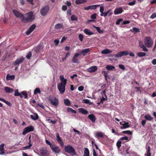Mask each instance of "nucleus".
<instances>
[{"label": "nucleus", "mask_w": 156, "mask_h": 156, "mask_svg": "<svg viewBox=\"0 0 156 156\" xmlns=\"http://www.w3.org/2000/svg\"><path fill=\"white\" fill-rule=\"evenodd\" d=\"M34 19L33 13L32 12H30L25 14V16L23 15L21 21L24 23H28L32 21Z\"/></svg>", "instance_id": "obj_1"}, {"label": "nucleus", "mask_w": 156, "mask_h": 156, "mask_svg": "<svg viewBox=\"0 0 156 156\" xmlns=\"http://www.w3.org/2000/svg\"><path fill=\"white\" fill-rule=\"evenodd\" d=\"M64 150L65 152L68 153L72 154L73 155H76V153L75 152L74 148L70 145L65 146L64 147Z\"/></svg>", "instance_id": "obj_2"}, {"label": "nucleus", "mask_w": 156, "mask_h": 156, "mask_svg": "<svg viewBox=\"0 0 156 156\" xmlns=\"http://www.w3.org/2000/svg\"><path fill=\"white\" fill-rule=\"evenodd\" d=\"M144 43L146 47L149 48L151 47L153 44V41L149 37H145L144 39Z\"/></svg>", "instance_id": "obj_3"}, {"label": "nucleus", "mask_w": 156, "mask_h": 156, "mask_svg": "<svg viewBox=\"0 0 156 156\" xmlns=\"http://www.w3.org/2000/svg\"><path fill=\"white\" fill-rule=\"evenodd\" d=\"M51 148L52 151L55 154H59L61 152V150L59 147L55 144H53V145L51 146Z\"/></svg>", "instance_id": "obj_4"}, {"label": "nucleus", "mask_w": 156, "mask_h": 156, "mask_svg": "<svg viewBox=\"0 0 156 156\" xmlns=\"http://www.w3.org/2000/svg\"><path fill=\"white\" fill-rule=\"evenodd\" d=\"M49 9V6L48 5L43 7L41 10V14L42 16H44L47 14Z\"/></svg>", "instance_id": "obj_5"}, {"label": "nucleus", "mask_w": 156, "mask_h": 156, "mask_svg": "<svg viewBox=\"0 0 156 156\" xmlns=\"http://www.w3.org/2000/svg\"><path fill=\"white\" fill-rule=\"evenodd\" d=\"M40 156H47L49 155V153L48 150L44 148H41L40 150Z\"/></svg>", "instance_id": "obj_6"}, {"label": "nucleus", "mask_w": 156, "mask_h": 156, "mask_svg": "<svg viewBox=\"0 0 156 156\" xmlns=\"http://www.w3.org/2000/svg\"><path fill=\"white\" fill-rule=\"evenodd\" d=\"M34 130L33 127L32 126H30L24 128L22 134L24 135L28 133L33 131Z\"/></svg>", "instance_id": "obj_7"}, {"label": "nucleus", "mask_w": 156, "mask_h": 156, "mask_svg": "<svg viewBox=\"0 0 156 156\" xmlns=\"http://www.w3.org/2000/svg\"><path fill=\"white\" fill-rule=\"evenodd\" d=\"M49 100L51 104L55 106H56L58 104V100L55 97L50 98Z\"/></svg>", "instance_id": "obj_8"}, {"label": "nucleus", "mask_w": 156, "mask_h": 156, "mask_svg": "<svg viewBox=\"0 0 156 156\" xmlns=\"http://www.w3.org/2000/svg\"><path fill=\"white\" fill-rule=\"evenodd\" d=\"M12 12L16 17L20 18L21 19L23 16V14L16 10L13 9L12 10Z\"/></svg>", "instance_id": "obj_9"}, {"label": "nucleus", "mask_w": 156, "mask_h": 156, "mask_svg": "<svg viewBox=\"0 0 156 156\" xmlns=\"http://www.w3.org/2000/svg\"><path fill=\"white\" fill-rule=\"evenodd\" d=\"M65 86L63 85H61L58 84L57 86V87L61 94L63 93L65 91Z\"/></svg>", "instance_id": "obj_10"}, {"label": "nucleus", "mask_w": 156, "mask_h": 156, "mask_svg": "<svg viewBox=\"0 0 156 156\" xmlns=\"http://www.w3.org/2000/svg\"><path fill=\"white\" fill-rule=\"evenodd\" d=\"M60 80L61 81V82L58 84L61 85L66 86V84L67 80L64 78L63 75L60 76Z\"/></svg>", "instance_id": "obj_11"}, {"label": "nucleus", "mask_w": 156, "mask_h": 156, "mask_svg": "<svg viewBox=\"0 0 156 156\" xmlns=\"http://www.w3.org/2000/svg\"><path fill=\"white\" fill-rule=\"evenodd\" d=\"M97 67L96 66H93L87 69L86 70L89 73L94 72L97 70Z\"/></svg>", "instance_id": "obj_12"}, {"label": "nucleus", "mask_w": 156, "mask_h": 156, "mask_svg": "<svg viewBox=\"0 0 156 156\" xmlns=\"http://www.w3.org/2000/svg\"><path fill=\"white\" fill-rule=\"evenodd\" d=\"M99 5H93L84 7V9L86 10H89L90 9H95L97 7L99 6Z\"/></svg>", "instance_id": "obj_13"}, {"label": "nucleus", "mask_w": 156, "mask_h": 156, "mask_svg": "<svg viewBox=\"0 0 156 156\" xmlns=\"http://www.w3.org/2000/svg\"><path fill=\"white\" fill-rule=\"evenodd\" d=\"M139 46L141 48L143 49V50L145 51H147L148 49L146 48L145 45L143 44V42L141 41H139Z\"/></svg>", "instance_id": "obj_14"}, {"label": "nucleus", "mask_w": 156, "mask_h": 156, "mask_svg": "<svg viewBox=\"0 0 156 156\" xmlns=\"http://www.w3.org/2000/svg\"><path fill=\"white\" fill-rule=\"evenodd\" d=\"M24 60V58L23 57L21 56L18 58L14 62V64L15 65H19Z\"/></svg>", "instance_id": "obj_15"}, {"label": "nucleus", "mask_w": 156, "mask_h": 156, "mask_svg": "<svg viewBox=\"0 0 156 156\" xmlns=\"http://www.w3.org/2000/svg\"><path fill=\"white\" fill-rule=\"evenodd\" d=\"M123 10L121 7L116 8L114 11V13L115 15L120 14L122 12Z\"/></svg>", "instance_id": "obj_16"}, {"label": "nucleus", "mask_w": 156, "mask_h": 156, "mask_svg": "<svg viewBox=\"0 0 156 156\" xmlns=\"http://www.w3.org/2000/svg\"><path fill=\"white\" fill-rule=\"evenodd\" d=\"M36 25L35 24L32 25L29 28V29L26 31V34L27 35H29L33 30L35 29Z\"/></svg>", "instance_id": "obj_17"}, {"label": "nucleus", "mask_w": 156, "mask_h": 156, "mask_svg": "<svg viewBox=\"0 0 156 156\" xmlns=\"http://www.w3.org/2000/svg\"><path fill=\"white\" fill-rule=\"evenodd\" d=\"M5 144L2 143L0 145V155H2L5 153V150L4 148Z\"/></svg>", "instance_id": "obj_18"}, {"label": "nucleus", "mask_w": 156, "mask_h": 156, "mask_svg": "<svg viewBox=\"0 0 156 156\" xmlns=\"http://www.w3.org/2000/svg\"><path fill=\"white\" fill-rule=\"evenodd\" d=\"M88 118L93 122H95L96 120V118L93 114L89 115L88 116Z\"/></svg>", "instance_id": "obj_19"}, {"label": "nucleus", "mask_w": 156, "mask_h": 156, "mask_svg": "<svg viewBox=\"0 0 156 156\" xmlns=\"http://www.w3.org/2000/svg\"><path fill=\"white\" fill-rule=\"evenodd\" d=\"M123 126L121 127V129H124L125 128H128L129 127V123L128 122H126L125 121H123Z\"/></svg>", "instance_id": "obj_20"}, {"label": "nucleus", "mask_w": 156, "mask_h": 156, "mask_svg": "<svg viewBox=\"0 0 156 156\" xmlns=\"http://www.w3.org/2000/svg\"><path fill=\"white\" fill-rule=\"evenodd\" d=\"M106 68L107 70L109 71L115 70V67L113 66L108 65L106 66Z\"/></svg>", "instance_id": "obj_21"}, {"label": "nucleus", "mask_w": 156, "mask_h": 156, "mask_svg": "<svg viewBox=\"0 0 156 156\" xmlns=\"http://www.w3.org/2000/svg\"><path fill=\"white\" fill-rule=\"evenodd\" d=\"M90 51L89 48H87L82 50L80 53L83 56H85L86 54Z\"/></svg>", "instance_id": "obj_22"}, {"label": "nucleus", "mask_w": 156, "mask_h": 156, "mask_svg": "<svg viewBox=\"0 0 156 156\" xmlns=\"http://www.w3.org/2000/svg\"><path fill=\"white\" fill-rule=\"evenodd\" d=\"M83 31L84 33L87 35H92L93 34L92 32L88 29H85Z\"/></svg>", "instance_id": "obj_23"}, {"label": "nucleus", "mask_w": 156, "mask_h": 156, "mask_svg": "<svg viewBox=\"0 0 156 156\" xmlns=\"http://www.w3.org/2000/svg\"><path fill=\"white\" fill-rule=\"evenodd\" d=\"M30 118L33 120H35L38 119V116L36 113H34L33 115H30Z\"/></svg>", "instance_id": "obj_24"}, {"label": "nucleus", "mask_w": 156, "mask_h": 156, "mask_svg": "<svg viewBox=\"0 0 156 156\" xmlns=\"http://www.w3.org/2000/svg\"><path fill=\"white\" fill-rule=\"evenodd\" d=\"M95 136L97 137L103 138L104 135L102 132H97L95 133Z\"/></svg>", "instance_id": "obj_25"}, {"label": "nucleus", "mask_w": 156, "mask_h": 156, "mask_svg": "<svg viewBox=\"0 0 156 156\" xmlns=\"http://www.w3.org/2000/svg\"><path fill=\"white\" fill-rule=\"evenodd\" d=\"M15 76L14 75H10L9 74L7 75L6 79L8 80H13L15 79Z\"/></svg>", "instance_id": "obj_26"}, {"label": "nucleus", "mask_w": 156, "mask_h": 156, "mask_svg": "<svg viewBox=\"0 0 156 156\" xmlns=\"http://www.w3.org/2000/svg\"><path fill=\"white\" fill-rule=\"evenodd\" d=\"M5 92L7 93H10L13 91V90L11 88L8 87H5Z\"/></svg>", "instance_id": "obj_27"}, {"label": "nucleus", "mask_w": 156, "mask_h": 156, "mask_svg": "<svg viewBox=\"0 0 156 156\" xmlns=\"http://www.w3.org/2000/svg\"><path fill=\"white\" fill-rule=\"evenodd\" d=\"M63 27L62 24L61 23H58L56 24L55 26V29L59 30L62 28Z\"/></svg>", "instance_id": "obj_28"}, {"label": "nucleus", "mask_w": 156, "mask_h": 156, "mask_svg": "<svg viewBox=\"0 0 156 156\" xmlns=\"http://www.w3.org/2000/svg\"><path fill=\"white\" fill-rule=\"evenodd\" d=\"M87 1V0H76L75 3L76 4L78 5L83 4L86 2Z\"/></svg>", "instance_id": "obj_29"}, {"label": "nucleus", "mask_w": 156, "mask_h": 156, "mask_svg": "<svg viewBox=\"0 0 156 156\" xmlns=\"http://www.w3.org/2000/svg\"><path fill=\"white\" fill-rule=\"evenodd\" d=\"M112 52V51H110L109 49H106L101 52V53L103 54H106L111 53Z\"/></svg>", "instance_id": "obj_30"}, {"label": "nucleus", "mask_w": 156, "mask_h": 156, "mask_svg": "<svg viewBox=\"0 0 156 156\" xmlns=\"http://www.w3.org/2000/svg\"><path fill=\"white\" fill-rule=\"evenodd\" d=\"M83 156H89V152L88 149L87 148H84Z\"/></svg>", "instance_id": "obj_31"}, {"label": "nucleus", "mask_w": 156, "mask_h": 156, "mask_svg": "<svg viewBox=\"0 0 156 156\" xmlns=\"http://www.w3.org/2000/svg\"><path fill=\"white\" fill-rule=\"evenodd\" d=\"M131 31L132 32H133L134 34H136L140 32L139 29L135 27H133L132 29L131 30Z\"/></svg>", "instance_id": "obj_32"}, {"label": "nucleus", "mask_w": 156, "mask_h": 156, "mask_svg": "<svg viewBox=\"0 0 156 156\" xmlns=\"http://www.w3.org/2000/svg\"><path fill=\"white\" fill-rule=\"evenodd\" d=\"M102 73H103L106 80L107 81L108 79L110 78L109 77L108 75V73L107 72L103 71L102 72Z\"/></svg>", "instance_id": "obj_33"}, {"label": "nucleus", "mask_w": 156, "mask_h": 156, "mask_svg": "<svg viewBox=\"0 0 156 156\" xmlns=\"http://www.w3.org/2000/svg\"><path fill=\"white\" fill-rule=\"evenodd\" d=\"M79 111L83 114H87L88 113L87 111L85 109L82 108H80L79 109Z\"/></svg>", "instance_id": "obj_34"}, {"label": "nucleus", "mask_w": 156, "mask_h": 156, "mask_svg": "<svg viewBox=\"0 0 156 156\" xmlns=\"http://www.w3.org/2000/svg\"><path fill=\"white\" fill-rule=\"evenodd\" d=\"M93 27L94 28L96 29L98 32L99 33L101 34H103L104 32V31L102 30H101L100 28L99 27H95V26H93Z\"/></svg>", "instance_id": "obj_35"}, {"label": "nucleus", "mask_w": 156, "mask_h": 156, "mask_svg": "<svg viewBox=\"0 0 156 156\" xmlns=\"http://www.w3.org/2000/svg\"><path fill=\"white\" fill-rule=\"evenodd\" d=\"M14 95L16 96H20L21 98L23 97L22 95L21 94V93H20L19 92L18 89H16L15 91Z\"/></svg>", "instance_id": "obj_36"}, {"label": "nucleus", "mask_w": 156, "mask_h": 156, "mask_svg": "<svg viewBox=\"0 0 156 156\" xmlns=\"http://www.w3.org/2000/svg\"><path fill=\"white\" fill-rule=\"evenodd\" d=\"M144 118L147 120L151 121L153 119V117L149 115H145Z\"/></svg>", "instance_id": "obj_37"}, {"label": "nucleus", "mask_w": 156, "mask_h": 156, "mask_svg": "<svg viewBox=\"0 0 156 156\" xmlns=\"http://www.w3.org/2000/svg\"><path fill=\"white\" fill-rule=\"evenodd\" d=\"M137 55L139 57H142L146 55V54L144 52H139L137 53Z\"/></svg>", "instance_id": "obj_38"}, {"label": "nucleus", "mask_w": 156, "mask_h": 156, "mask_svg": "<svg viewBox=\"0 0 156 156\" xmlns=\"http://www.w3.org/2000/svg\"><path fill=\"white\" fill-rule=\"evenodd\" d=\"M67 111L68 112H71L72 113H74L76 114V111L74 110L72 108L68 107L67 108Z\"/></svg>", "instance_id": "obj_39"}, {"label": "nucleus", "mask_w": 156, "mask_h": 156, "mask_svg": "<svg viewBox=\"0 0 156 156\" xmlns=\"http://www.w3.org/2000/svg\"><path fill=\"white\" fill-rule=\"evenodd\" d=\"M64 103L67 106H69L70 105V102L68 99L64 100Z\"/></svg>", "instance_id": "obj_40"}, {"label": "nucleus", "mask_w": 156, "mask_h": 156, "mask_svg": "<svg viewBox=\"0 0 156 156\" xmlns=\"http://www.w3.org/2000/svg\"><path fill=\"white\" fill-rule=\"evenodd\" d=\"M83 102L84 103L88 104L89 105H91L92 104L89 100L87 99H83Z\"/></svg>", "instance_id": "obj_41"}, {"label": "nucleus", "mask_w": 156, "mask_h": 156, "mask_svg": "<svg viewBox=\"0 0 156 156\" xmlns=\"http://www.w3.org/2000/svg\"><path fill=\"white\" fill-rule=\"evenodd\" d=\"M41 91L40 89L38 88H36L34 90V94H36L38 93H40Z\"/></svg>", "instance_id": "obj_42"}, {"label": "nucleus", "mask_w": 156, "mask_h": 156, "mask_svg": "<svg viewBox=\"0 0 156 156\" xmlns=\"http://www.w3.org/2000/svg\"><path fill=\"white\" fill-rule=\"evenodd\" d=\"M123 55L121 51L118 52L115 55V56L117 57H121Z\"/></svg>", "instance_id": "obj_43"}, {"label": "nucleus", "mask_w": 156, "mask_h": 156, "mask_svg": "<svg viewBox=\"0 0 156 156\" xmlns=\"http://www.w3.org/2000/svg\"><path fill=\"white\" fill-rule=\"evenodd\" d=\"M111 9H109L107 12H103L102 14H101L100 15L101 16H104V17H106L107 15L108 14L109 12H110Z\"/></svg>", "instance_id": "obj_44"}, {"label": "nucleus", "mask_w": 156, "mask_h": 156, "mask_svg": "<svg viewBox=\"0 0 156 156\" xmlns=\"http://www.w3.org/2000/svg\"><path fill=\"white\" fill-rule=\"evenodd\" d=\"M72 62L73 63H79V60L77 59L76 58L74 57H73L72 59Z\"/></svg>", "instance_id": "obj_45"}, {"label": "nucleus", "mask_w": 156, "mask_h": 156, "mask_svg": "<svg viewBox=\"0 0 156 156\" xmlns=\"http://www.w3.org/2000/svg\"><path fill=\"white\" fill-rule=\"evenodd\" d=\"M121 52L123 56H126L129 54V51H124Z\"/></svg>", "instance_id": "obj_46"}, {"label": "nucleus", "mask_w": 156, "mask_h": 156, "mask_svg": "<svg viewBox=\"0 0 156 156\" xmlns=\"http://www.w3.org/2000/svg\"><path fill=\"white\" fill-rule=\"evenodd\" d=\"M32 146V145L31 144H29V145H27L24 147H23V148L24 150L30 149L31 148V147Z\"/></svg>", "instance_id": "obj_47"}, {"label": "nucleus", "mask_w": 156, "mask_h": 156, "mask_svg": "<svg viewBox=\"0 0 156 156\" xmlns=\"http://www.w3.org/2000/svg\"><path fill=\"white\" fill-rule=\"evenodd\" d=\"M150 147L149 146L148 147L147 150L146 155L147 156H151V154L150 152Z\"/></svg>", "instance_id": "obj_48"}, {"label": "nucleus", "mask_w": 156, "mask_h": 156, "mask_svg": "<svg viewBox=\"0 0 156 156\" xmlns=\"http://www.w3.org/2000/svg\"><path fill=\"white\" fill-rule=\"evenodd\" d=\"M122 133H123L128 134H129L130 135H132V132L130 130H126V131H123L122 132Z\"/></svg>", "instance_id": "obj_49"}, {"label": "nucleus", "mask_w": 156, "mask_h": 156, "mask_svg": "<svg viewBox=\"0 0 156 156\" xmlns=\"http://www.w3.org/2000/svg\"><path fill=\"white\" fill-rule=\"evenodd\" d=\"M123 140H125L127 141H128L129 140H128V137L126 136L122 137H121L119 139V140H120V141H122Z\"/></svg>", "instance_id": "obj_50"}, {"label": "nucleus", "mask_w": 156, "mask_h": 156, "mask_svg": "<svg viewBox=\"0 0 156 156\" xmlns=\"http://www.w3.org/2000/svg\"><path fill=\"white\" fill-rule=\"evenodd\" d=\"M78 37L80 40L81 41H82L84 37L83 35L82 34H79Z\"/></svg>", "instance_id": "obj_51"}, {"label": "nucleus", "mask_w": 156, "mask_h": 156, "mask_svg": "<svg viewBox=\"0 0 156 156\" xmlns=\"http://www.w3.org/2000/svg\"><path fill=\"white\" fill-rule=\"evenodd\" d=\"M46 121H48L49 123H52L53 124H55L56 122V121H52L51 120V119H47L46 120Z\"/></svg>", "instance_id": "obj_52"}, {"label": "nucleus", "mask_w": 156, "mask_h": 156, "mask_svg": "<svg viewBox=\"0 0 156 156\" xmlns=\"http://www.w3.org/2000/svg\"><path fill=\"white\" fill-rule=\"evenodd\" d=\"M32 56V53L31 52H29L26 56V57L27 59H29Z\"/></svg>", "instance_id": "obj_53"}, {"label": "nucleus", "mask_w": 156, "mask_h": 156, "mask_svg": "<svg viewBox=\"0 0 156 156\" xmlns=\"http://www.w3.org/2000/svg\"><path fill=\"white\" fill-rule=\"evenodd\" d=\"M71 20L72 21L76 20H77V18L76 16L73 15L71 17Z\"/></svg>", "instance_id": "obj_54"}, {"label": "nucleus", "mask_w": 156, "mask_h": 156, "mask_svg": "<svg viewBox=\"0 0 156 156\" xmlns=\"http://www.w3.org/2000/svg\"><path fill=\"white\" fill-rule=\"evenodd\" d=\"M121 141L119 140L116 143V145L117 147L119 148L121 146Z\"/></svg>", "instance_id": "obj_55"}, {"label": "nucleus", "mask_w": 156, "mask_h": 156, "mask_svg": "<svg viewBox=\"0 0 156 156\" xmlns=\"http://www.w3.org/2000/svg\"><path fill=\"white\" fill-rule=\"evenodd\" d=\"M104 11V8L103 6H101L100 8V12L101 13V14H102L103 13Z\"/></svg>", "instance_id": "obj_56"}, {"label": "nucleus", "mask_w": 156, "mask_h": 156, "mask_svg": "<svg viewBox=\"0 0 156 156\" xmlns=\"http://www.w3.org/2000/svg\"><path fill=\"white\" fill-rule=\"evenodd\" d=\"M58 142L62 147H64V144L62 140L58 141Z\"/></svg>", "instance_id": "obj_57"}, {"label": "nucleus", "mask_w": 156, "mask_h": 156, "mask_svg": "<svg viewBox=\"0 0 156 156\" xmlns=\"http://www.w3.org/2000/svg\"><path fill=\"white\" fill-rule=\"evenodd\" d=\"M135 2L136 1L135 0H133V2L129 3L128 4L130 6L133 5L135 4Z\"/></svg>", "instance_id": "obj_58"}, {"label": "nucleus", "mask_w": 156, "mask_h": 156, "mask_svg": "<svg viewBox=\"0 0 156 156\" xmlns=\"http://www.w3.org/2000/svg\"><path fill=\"white\" fill-rule=\"evenodd\" d=\"M78 89L79 91H82L84 89V87L83 86H80L78 87Z\"/></svg>", "instance_id": "obj_59"}, {"label": "nucleus", "mask_w": 156, "mask_h": 156, "mask_svg": "<svg viewBox=\"0 0 156 156\" xmlns=\"http://www.w3.org/2000/svg\"><path fill=\"white\" fill-rule=\"evenodd\" d=\"M81 55V54L80 53L78 52L75 54L73 56L77 58L78 56H80Z\"/></svg>", "instance_id": "obj_60"}, {"label": "nucleus", "mask_w": 156, "mask_h": 156, "mask_svg": "<svg viewBox=\"0 0 156 156\" xmlns=\"http://www.w3.org/2000/svg\"><path fill=\"white\" fill-rule=\"evenodd\" d=\"M22 94L25 96V98H27V94L25 91H23L21 93Z\"/></svg>", "instance_id": "obj_61"}, {"label": "nucleus", "mask_w": 156, "mask_h": 156, "mask_svg": "<svg viewBox=\"0 0 156 156\" xmlns=\"http://www.w3.org/2000/svg\"><path fill=\"white\" fill-rule=\"evenodd\" d=\"M56 136L57 138L56 139L57 141L61 140L58 133H57L56 134Z\"/></svg>", "instance_id": "obj_62"}, {"label": "nucleus", "mask_w": 156, "mask_h": 156, "mask_svg": "<svg viewBox=\"0 0 156 156\" xmlns=\"http://www.w3.org/2000/svg\"><path fill=\"white\" fill-rule=\"evenodd\" d=\"M119 67L122 69V70H124L125 69V67L124 65L122 64H119Z\"/></svg>", "instance_id": "obj_63"}, {"label": "nucleus", "mask_w": 156, "mask_h": 156, "mask_svg": "<svg viewBox=\"0 0 156 156\" xmlns=\"http://www.w3.org/2000/svg\"><path fill=\"white\" fill-rule=\"evenodd\" d=\"M122 20V19H119L116 22V25H119L120 23Z\"/></svg>", "instance_id": "obj_64"}]
</instances>
